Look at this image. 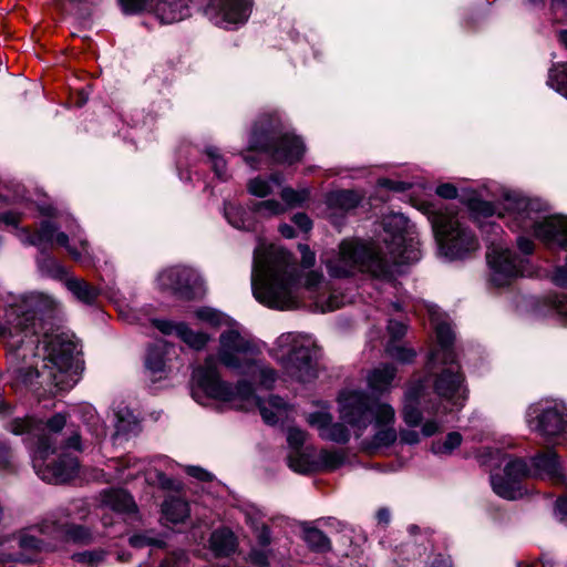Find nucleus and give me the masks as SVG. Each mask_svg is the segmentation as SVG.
Masks as SVG:
<instances>
[{"label":"nucleus","mask_w":567,"mask_h":567,"mask_svg":"<svg viewBox=\"0 0 567 567\" xmlns=\"http://www.w3.org/2000/svg\"><path fill=\"white\" fill-rule=\"evenodd\" d=\"M90 532L75 523L68 508L59 509L35 526L23 530L19 536V545L23 549L43 550L51 546V540L86 542Z\"/></svg>","instance_id":"ddd939ff"},{"label":"nucleus","mask_w":567,"mask_h":567,"mask_svg":"<svg viewBox=\"0 0 567 567\" xmlns=\"http://www.w3.org/2000/svg\"><path fill=\"white\" fill-rule=\"evenodd\" d=\"M157 287L183 298H195L205 292L202 276L193 268L175 266L162 270L156 277Z\"/></svg>","instance_id":"a211bd4d"},{"label":"nucleus","mask_w":567,"mask_h":567,"mask_svg":"<svg viewBox=\"0 0 567 567\" xmlns=\"http://www.w3.org/2000/svg\"><path fill=\"white\" fill-rule=\"evenodd\" d=\"M157 478H158V483L161 484V486L163 488H168V489L177 488V484L173 480H171L166 475H164L163 473H158Z\"/></svg>","instance_id":"680f3d73"},{"label":"nucleus","mask_w":567,"mask_h":567,"mask_svg":"<svg viewBox=\"0 0 567 567\" xmlns=\"http://www.w3.org/2000/svg\"><path fill=\"white\" fill-rule=\"evenodd\" d=\"M462 443V435L458 432H450L443 440H436L432 443L431 450L435 455L449 456Z\"/></svg>","instance_id":"4c0bfd02"},{"label":"nucleus","mask_w":567,"mask_h":567,"mask_svg":"<svg viewBox=\"0 0 567 567\" xmlns=\"http://www.w3.org/2000/svg\"><path fill=\"white\" fill-rule=\"evenodd\" d=\"M74 558L89 567L100 566L105 558L103 550H86L74 555Z\"/></svg>","instance_id":"79ce46f5"},{"label":"nucleus","mask_w":567,"mask_h":567,"mask_svg":"<svg viewBox=\"0 0 567 567\" xmlns=\"http://www.w3.org/2000/svg\"><path fill=\"white\" fill-rule=\"evenodd\" d=\"M533 475L529 466L523 458L509 460L504 468V475L492 474L491 484L493 491L506 499H516L523 496L520 481Z\"/></svg>","instance_id":"6ab92c4d"},{"label":"nucleus","mask_w":567,"mask_h":567,"mask_svg":"<svg viewBox=\"0 0 567 567\" xmlns=\"http://www.w3.org/2000/svg\"><path fill=\"white\" fill-rule=\"evenodd\" d=\"M206 153L215 174L220 177L226 172V161L216 147L207 148Z\"/></svg>","instance_id":"c03bdc74"},{"label":"nucleus","mask_w":567,"mask_h":567,"mask_svg":"<svg viewBox=\"0 0 567 567\" xmlns=\"http://www.w3.org/2000/svg\"><path fill=\"white\" fill-rule=\"evenodd\" d=\"M38 209L43 216L60 219L70 233V236L63 231H58L56 226L45 220L41 223L39 230L33 234L28 228H17L16 236L21 243L33 246L58 245L65 248L69 255L81 264L90 265L94 261L95 256L82 228L69 214L60 212L52 204L48 203L39 204Z\"/></svg>","instance_id":"1a4fd4ad"},{"label":"nucleus","mask_w":567,"mask_h":567,"mask_svg":"<svg viewBox=\"0 0 567 567\" xmlns=\"http://www.w3.org/2000/svg\"><path fill=\"white\" fill-rule=\"evenodd\" d=\"M65 425V416L55 414L45 423L32 417L16 419L10 431L16 435L28 434L35 439L32 456L33 468L38 476L48 483H64L73 477L78 470V460L69 453L61 452L56 457L55 435Z\"/></svg>","instance_id":"6e6552de"},{"label":"nucleus","mask_w":567,"mask_h":567,"mask_svg":"<svg viewBox=\"0 0 567 567\" xmlns=\"http://www.w3.org/2000/svg\"><path fill=\"white\" fill-rule=\"evenodd\" d=\"M101 505L116 514L132 518L137 514V506L133 497L124 489L112 488L104 491L101 494Z\"/></svg>","instance_id":"b1692460"},{"label":"nucleus","mask_w":567,"mask_h":567,"mask_svg":"<svg viewBox=\"0 0 567 567\" xmlns=\"http://www.w3.org/2000/svg\"><path fill=\"white\" fill-rule=\"evenodd\" d=\"M162 513L166 520L182 523L189 516V505L181 497H168L162 505Z\"/></svg>","instance_id":"7c9ffc66"},{"label":"nucleus","mask_w":567,"mask_h":567,"mask_svg":"<svg viewBox=\"0 0 567 567\" xmlns=\"http://www.w3.org/2000/svg\"><path fill=\"white\" fill-rule=\"evenodd\" d=\"M54 301L41 293L14 298L0 319V341L7 348L9 369L18 380L54 386L58 391L73 388L80 379L76 359L79 344L68 332L37 334V315Z\"/></svg>","instance_id":"f257e3e1"},{"label":"nucleus","mask_w":567,"mask_h":567,"mask_svg":"<svg viewBox=\"0 0 567 567\" xmlns=\"http://www.w3.org/2000/svg\"><path fill=\"white\" fill-rule=\"evenodd\" d=\"M125 13H136L144 9L145 0H120Z\"/></svg>","instance_id":"de8ad7c7"},{"label":"nucleus","mask_w":567,"mask_h":567,"mask_svg":"<svg viewBox=\"0 0 567 567\" xmlns=\"http://www.w3.org/2000/svg\"><path fill=\"white\" fill-rule=\"evenodd\" d=\"M237 546L234 533L228 528L215 530L210 536V548L217 556H228Z\"/></svg>","instance_id":"c85d7f7f"},{"label":"nucleus","mask_w":567,"mask_h":567,"mask_svg":"<svg viewBox=\"0 0 567 567\" xmlns=\"http://www.w3.org/2000/svg\"><path fill=\"white\" fill-rule=\"evenodd\" d=\"M259 353L256 343L234 327L219 336L217 358L219 363L229 370L244 375L249 372Z\"/></svg>","instance_id":"f3484780"},{"label":"nucleus","mask_w":567,"mask_h":567,"mask_svg":"<svg viewBox=\"0 0 567 567\" xmlns=\"http://www.w3.org/2000/svg\"><path fill=\"white\" fill-rule=\"evenodd\" d=\"M249 192L258 197L279 194L284 203L266 199L255 206V212L261 216L270 217L285 213L289 208L301 206L309 199L307 188L293 189L282 187L280 179H250Z\"/></svg>","instance_id":"dca6fc26"},{"label":"nucleus","mask_w":567,"mask_h":567,"mask_svg":"<svg viewBox=\"0 0 567 567\" xmlns=\"http://www.w3.org/2000/svg\"><path fill=\"white\" fill-rule=\"evenodd\" d=\"M280 234L286 238H293L295 237V229L292 226L284 224L279 227Z\"/></svg>","instance_id":"69168bd1"},{"label":"nucleus","mask_w":567,"mask_h":567,"mask_svg":"<svg viewBox=\"0 0 567 567\" xmlns=\"http://www.w3.org/2000/svg\"><path fill=\"white\" fill-rule=\"evenodd\" d=\"M65 286L79 301L86 305H92L100 293L97 288L75 277L66 279Z\"/></svg>","instance_id":"2f4dec72"},{"label":"nucleus","mask_w":567,"mask_h":567,"mask_svg":"<svg viewBox=\"0 0 567 567\" xmlns=\"http://www.w3.org/2000/svg\"><path fill=\"white\" fill-rule=\"evenodd\" d=\"M435 193L440 197L446 198V199H452L457 196V189L455 188L454 185H452L450 183H445V184L437 186L435 189Z\"/></svg>","instance_id":"09e8293b"},{"label":"nucleus","mask_w":567,"mask_h":567,"mask_svg":"<svg viewBox=\"0 0 567 567\" xmlns=\"http://www.w3.org/2000/svg\"><path fill=\"white\" fill-rule=\"evenodd\" d=\"M186 472L188 475H190L197 480H200V481H210L212 480V474L198 466H187Z\"/></svg>","instance_id":"603ef678"},{"label":"nucleus","mask_w":567,"mask_h":567,"mask_svg":"<svg viewBox=\"0 0 567 567\" xmlns=\"http://www.w3.org/2000/svg\"><path fill=\"white\" fill-rule=\"evenodd\" d=\"M0 219L7 224V225H11V226H14L17 227L18 224L20 223L21 220V215L20 214H17V213H7V214H3Z\"/></svg>","instance_id":"bf43d9fd"},{"label":"nucleus","mask_w":567,"mask_h":567,"mask_svg":"<svg viewBox=\"0 0 567 567\" xmlns=\"http://www.w3.org/2000/svg\"><path fill=\"white\" fill-rule=\"evenodd\" d=\"M470 208L476 216H497L514 231H533L549 248H567V217L547 216L548 204L518 190H504L496 203L472 198Z\"/></svg>","instance_id":"423d86ee"},{"label":"nucleus","mask_w":567,"mask_h":567,"mask_svg":"<svg viewBox=\"0 0 567 567\" xmlns=\"http://www.w3.org/2000/svg\"><path fill=\"white\" fill-rule=\"evenodd\" d=\"M244 375L250 377L265 389H271L278 379L277 372L262 362L259 355L255 359L254 365L249 369V372H246Z\"/></svg>","instance_id":"473e14b6"},{"label":"nucleus","mask_w":567,"mask_h":567,"mask_svg":"<svg viewBox=\"0 0 567 567\" xmlns=\"http://www.w3.org/2000/svg\"><path fill=\"white\" fill-rule=\"evenodd\" d=\"M195 317L203 323L214 328L231 326V320L225 313L209 307H200L195 310Z\"/></svg>","instance_id":"e433bc0d"},{"label":"nucleus","mask_w":567,"mask_h":567,"mask_svg":"<svg viewBox=\"0 0 567 567\" xmlns=\"http://www.w3.org/2000/svg\"><path fill=\"white\" fill-rule=\"evenodd\" d=\"M65 447L68 450L81 451L80 435L78 432H72V434L68 437Z\"/></svg>","instance_id":"052dcab7"},{"label":"nucleus","mask_w":567,"mask_h":567,"mask_svg":"<svg viewBox=\"0 0 567 567\" xmlns=\"http://www.w3.org/2000/svg\"><path fill=\"white\" fill-rule=\"evenodd\" d=\"M298 248L301 255V266L303 268L313 267L316 264V254L307 245H299Z\"/></svg>","instance_id":"49530a36"},{"label":"nucleus","mask_w":567,"mask_h":567,"mask_svg":"<svg viewBox=\"0 0 567 567\" xmlns=\"http://www.w3.org/2000/svg\"><path fill=\"white\" fill-rule=\"evenodd\" d=\"M360 196L352 190H337L327 196V205L330 209L348 212L358 206Z\"/></svg>","instance_id":"72a5a7b5"},{"label":"nucleus","mask_w":567,"mask_h":567,"mask_svg":"<svg viewBox=\"0 0 567 567\" xmlns=\"http://www.w3.org/2000/svg\"><path fill=\"white\" fill-rule=\"evenodd\" d=\"M548 84L567 97V64L554 66L549 71Z\"/></svg>","instance_id":"58836bf2"},{"label":"nucleus","mask_w":567,"mask_h":567,"mask_svg":"<svg viewBox=\"0 0 567 567\" xmlns=\"http://www.w3.org/2000/svg\"><path fill=\"white\" fill-rule=\"evenodd\" d=\"M338 404L341 422H333L331 406L327 402H317L316 410L306 414L307 423L322 440L344 444L351 437V431L347 425L357 437H360L372 421L375 431L372 439L373 447L389 446L396 440L395 412L390 404L372 403L361 391H343L339 395Z\"/></svg>","instance_id":"39448f33"},{"label":"nucleus","mask_w":567,"mask_h":567,"mask_svg":"<svg viewBox=\"0 0 567 567\" xmlns=\"http://www.w3.org/2000/svg\"><path fill=\"white\" fill-rule=\"evenodd\" d=\"M435 330L436 344L429 358L430 370L441 369L432 380L411 383L404 395L403 420L410 426L422 425L424 436L439 432L445 415L463 408L467 389L453 350L455 338L449 317L435 305L422 306Z\"/></svg>","instance_id":"f03ea898"},{"label":"nucleus","mask_w":567,"mask_h":567,"mask_svg":"<svg viewBox=\"0 0 567 567\" xmlns=\"http://www.w3.org/2000/svg\"><path fill=\"white\" fill-rule=\"evenodd\" d=\"M344 462V455L336 450H309L301 463H295V472L306 474L321 470H336Z\"/></svg>","instance_id":"412c9836"},{"label":"nucleus","mask_w":567,"mask_h":567,"mask_svg":"<svg viewBox=\"0 0 567 567\" xmlns=\"http://www.w3.org/2000/svg\"><path fill=\"white\" fill-rule=\"evenodd\" d=\"M10 449L0 440V466L6 468L10 465Z\"/></svg>","instance_id":"13d9d810"},{"label":"nucleus","mask_w":567,"mask_h":567,"mask_svg":"<svg viewBox=\"0 0 567 567\" xmlns=\"http://www.w3.org/2000/svg\"><path fill=\"white\" fill-rule=\"evenodd\" d=\"M307 432L298 427H289L287 433V442L289 445L288 465L295 471V463H301L306 458V454L313 446H305L307 440Z\"/></svg>","instance_id":"bb28decb"},{"label":"nucleus","mask_w":567,"mask_h":567,"mask_svg":"<svg viewBox=\"0 0 567 567\" xmlns=\"http://www.w3.org/2000/svg\"><path fill=\"white\" fill-rule=\"evenodd\" d=\"M192 380V396L200 404H204L203 399L212 398L236 409L248 410L257 405L262 420L269 425H276L289 416L290 408L281 398L271 395L261 400L256 396L250 382L241 380L233 385L224 381L213 355L194 369Z\"/></svg>","instance_id":"0eeeda50"},{"label":"nucleus","mask_w":567,"mask_h":567,"mask_svg":"<svg viewBox=\"0 0 567 567\" xmlns=\"http://www.w3.org/2000/svg\"><path fill=\"white\" fill-rule=\"evenodd\" d=\"M249 558L257 567H268V555L265 550L252 549Z\"/></svg>","instance_id":"8fccbe9b"},{"label":"nucleus","mask_w":567,"mask_h":567,"mask_svg":"<svg viewBox=\"0 0 567 567\" xmlns=\"http://www.w3.org/2000/svg\"><path fill=\"white\" fill-rule=\"evenodd\" d=\"M151 322L163 334H175L194 350L204 349L210 340L209 334L202 331H195L185 322H173L169 320L159 319H152Z\"/></svg>","instance_id":"aec40b11"},{"label":"nucleus","mask_w":567,"mask_h":567,"mask_svg":"<svg viewBox=\"0 0 567 567\" xmlns=\"http://www.w3.org/2000/svg\"><path fill=\"white\" fill-rule=\"evenodd\" d=\"M558 38L559 42L567 49V30L560 31Z\"/></svg>","instance_id":"774afa93"},{"label":"nucleus","mask_w":567,"mask_h":567,"mask_svg":"<svg viewBox=\"0 0 567 567\" xmlns=\"http://www.w3.org/2000/svg\"><path fill=\"white\" fill-rule=\"evenodd\" d=\"M533 475L547 478L555 484L564 483L565 476L557 453L554 450H547L538 453L532 458Z\"/></svg>","instance_id":"5701e85b"},{"label":"nucleus","mask_w":567,"mask_h":567,"mask_svg":"<svg viewBox=\"0 0 567 567\" xmlns=\"http://www.w3.org/2000/svg\"><path fill=\"white\" fill-rule=\"evenodd\" d=\"M306 543L316 550L323 551L329 548L330 542L328 537L317 528L305 529Z\"/></svg>","instance_id":"a19ab883"},{"label":"nucleus","mask_w":567,"mask_h":567,"mask_svg":"<svg viewBox=\"0 0 567 567\" xmlns=\"http://www.w3.org/2000/svg\"><path fill=\"white\" fill-rule=\"evenodd\" d=\"M269 353L281 365L285 374L298 382H310L318 377L316 343L310 336L282 333Z\"/></svg>","instance_id":"9b49d317"},{"label":"nucleus","mask_w":567,"mask_h":567,"mask_svg":"<svg viewBox=\"0 0 567 567\" xmlns=\"http://www.w3.org/2000/svg\"><path fill=\"white\" fill-rule=\"evenodd\" d=\"M130 544L136 548H142L145 546L161 547L163 545V542L159 539L150 537L146 534H135L130 538Z\"/></svg>","instance_id":"a18cd8bd"},{"label":"nucleus","mask_w":567,"mask_h":567,"mask_svg":"<svg viewBox=\"0 0 567 567\" xmlns=\"http://www.w3.org/2000/svg\"><path fill=\"white\" fill-rule=\"evenodd\" d=\"M44 265H48V267L52 268L49 270V272L53 276H59L64 272L62 266L52 258H45L43 261H40V267L43 268Z\"/></svg>","instance_id":"5fc2aeb1"},{"label":"nucleus","mask_w":567,"mask_h":567,"mask_svg":"<svg viewBox=\"0 0 567 567\" xmlns=\"http://www.w3.org/2000/svg\"><path fill=\"white\" fill-rule=\"evenodd\" d=\"M520 255L508 248L495 246L487 254L491 269V281L497 287L511 285L527 271L528 255L534 251V243L523 236L517 238Z\"/></svg>","instance_id":"2eb2a0df"},{"label":"nucleus","mask_w":567,"mask_h":567,"mask_svg":"<svg viewBox=\"0 0 567 567\" xmlns=\"http://www.w3.org/2000/svg\"><path fill=\"white\" fill-rule=\"evenodd\" d=\"M401 441L406 444H416L420 441V435L414 430H405L400 434Z\"/></svg>","instance_id":"4d7b16f0"},{"label":"nucleus","mask_w":567,"mask_h":567,"mask_svg":"<svg viewBox=\"0 0 567 567\" xmlns=\"http://www.w3.org/2000/svg\"><path fill=\"white\" fill-rule=\"evenodd\" d=\"M395 373L396 369L394 365L389 363L380 364L368 375L369 388L377 393L390 391Z\"/></svg>","instance_id":"cd10ccee"},{"label":"nucleus","mask_w":567,"mask_h":567,"mask_svg":"<svg viewBox=\"0 0 567 567\" xmlns=\"http://www.w3.org/2000/svg\"><path fill=\"white\" fill-rule=\"evenodd\" d=\"M116 434L130 435L140 431V422L128 408H120L115 412Z\"/></svg>","instance_id":"c9c22d12"},{"label":"nucleus","mask_w":567,"mask_h":567,"mask_svg":"<svg viewBox=\"0 0 567 567\" xmlns=\"http://www.w3.org/2000/svg\"><path fill=\"white\" fill-rule=\"evenodd\" d=\"M406 331V327L404 323L395 320H390L388 324V332L391 336V341L386 346L388 354L402 363H409L415 357V352L412 349H406L400 346H396L394 341L401 339Z\"/></svg>","instance_id":"a878e982"},{"label":"nucleus","mask_w":567,"mask_h":567,"mask_svg":"<svg viewBox=\"0 0 567 567\" xmlns=\"http://www.w3.org/2000/svg\"><path fill=\"white\" fill-rule=\"evenodd\" d=\"M377 518L379 523L388 524L390 520V513L385 508H381L377 513Z\"/></svg>","instance_id":"338daca9"},{"label":"nucleus","mask_w":567,"mask_h":567,"mask_svg":"<svg viewBox=\"0 0 567 567\" xmlns=\"http://www.w3.org/2000/svg\"><path fill=\"white\" fill-rule=\"evenodd\" d=\"M224 214L225 218L233 227L245 230L254 229L251 214L247 213L243 207L234 204H226Z\"/></svg>","instance_id":"f704fd0d"},{"label":"nucleus","mask_w":567,"mask_h":567,"mask_svg":"<svg viewBox=\"0 0 567 567\" xmlns=\"http://www.w3.org/2000/svg\"><path fill=\"white\" fill-rule=\"evenodd\" d=\"M452 561L447 556H439L432 561V567H451Z\"/></svg>","instance_id":"e2e57ef3"},{"label":"nucleus","mask_w":567,"mask_h":567,"mask_svg":"<svg viewBox=\"0 0 567 567\" xmlns=\"http://www.w3.org/2000/svg\"><path fill=\"white\" fill-rule=\"evenodd\" d=\"M415 206L427 215L441 254L450 259L463 258L478 248L476 237L451 213L436 209L432 203L416 202Z\"/></svg>","instance_id":"f8f14e48"},{"label":"nucleus","mask_w":567,"mask_h":567,"mask_svg":"<svg viewBox=\"0 0 567 567\" xmlns=\"http://www.w3.org/2000/svg\"><path fill=\"white\" fill-rule=\"evenodd\" d=\"M247 522L250 524L251 528L254 529V533L258 539L259 545H261L262 547L268 546L270 544L269 528L264 523H260L250 516H247Z\"/></svg>","instance_id":"37998d69"},{"label":"nucleus","mask_w":567,"mask_h":567,"mask_svg":"<svg viewBox=\"0 0 567 567\" xmlns=\"http://www.w3.org/2000/svg\"><path fill=\"white\" fill-rule=\"evenodd\" d=\"M257 151L267 155L274 163L292 165L301 159L306 147L302 140L285 131L278 115H262L254 125L248 152Z\"/></svg>","instance_id":"9d476101"},{"label":"nucleus","mask_w":567,"mask_h":567,"mask_svg":"<svg viewBox=\"0 0 567 567\" xmlns=\"http://www.w3.org/2000/svg\"><path fill=\"white\" fill-rule=\"evenodd\" d=\"M194 0H159L155 13L163 23L181 21L189 16V3Z\"/></svg>","instance_id":"393cba45"},{"label":"nucleus","mask_w":567,"mask_h":567,"mask_svg":"<svg viewBox=\"0 0 567 567\" xmlns=\"http://www.w3.org/2000/svg\"><path fill=\"white\" fill-rule=\"evenodd\" d=\"M118 464L122 477L124 480H131L145 470L143 461H140L130 455L118 461Z\"/></svg>","instance_id":"ea45409f"},{"label":"nucleus","mask_w":567,"mask_h":567,"mask_svg":"<svg viewBox=\"0 0 567 567\" xmlns=\"http://www.w3.org/2000/svg\"><path fill=\"white\" fill-rule=\"evenodd\" d=\"M251 290L264 306L278 310L300 307L308 298L313 311L328 312L342 307L344 296L330 291L322 274L310 271L301 284L292 255L282 247L259 240L254 251Z\"/></svg>","instance_id":"7ed1b4c3"},{"label":"nucleus","mask_w":567,"mask_h":567,"mask_svg":"<svg viewBox=\"0 0 567 567\" xmlns=\"http://www.w3.org/2000/svg\"><path fill=\"white\" fill-rule=\"evenodd\" d=\"M526 422L545 442L567 446V413L563 402L546 399L529 405Z\"/></svg>","instance_id":"4468645a"},{"label":"nucleus","mask_w":567,"mask_h":567,"mask_svg":"<svg viewBox=\"0 0 567 567\" xmlns=\"http://www.w3.org/2000/svg\"><path fill=\"white\" fill-rule=\"evenodd\" d=\"M555 513L561 522H567V495L557 501Z\"/></svg>","instance_id":"6e6d98bb"},{"label":"nucleus","mask_w":567,"mask_h":567,"mask_svg":"<svg viewBox=\"0 0 567 567\" xmlns=\"http://www.w3.org/2000/svg\"><path fill=\"white\" fill-rule=\"evenodd\" d=\"M165 355L166 351L161 346L150 348L147 351L145 367L154 381L163 379L166 374Z\"/></svg>","instance_id":"c756f323"},{"label":"nucleus","mask_w":567,"mask_h":567,"mask_svg":"<svg viewBox=\"0 0 567 567\" xmlns=\"http://www.w3.org/2000/svg\"><path fill=\"white\" fill-rule=\"evenodd\" d=\"M293 224L302 231H309L312 227V221L308 215L298 213L292 217Z\"/></svg>","instance_id":"3c124183"},{"label":"nucleus","mask_w":567,"mask_h":567,"mask_svg":"<svg viewBox=\"0 0 567 567\" xmlns=\"http://www.w3.org/2000/svg\"><path fill=\"white\" fill-rule=\"evenodd\" d=\"M120 316H122L124 319H126L130 323H134V322L144 323V320L135 311H133L132 316H128L123 311V309H121Z\"/></svg>","instance_id":"0e129e2a"},{"label":"nucleus","mask_w":567,"mask_h":567,"mask_svg":"<svg viewBox=\"0 0 567 567\" xmlns=\"http://www.w3.org/2000/svg\"><path fill=\"white\" fill-rule=\"evenodd\" d=\"M251 0H210L216 12V23L238 24L247 21Z\"/></svg>","instance_id":"4be33fe9"},{"label":"nucleus","mask_w":567,"mask_h":567,"mask_svg":"<svg viewBox=\"0 0 567 567\" xmlns=\"http://www.w3.org/2000/svg\"><path fill=\"white\" fill-rule=\"evenodd\" d=\"M385 251L373 241L358 238L343 239L338 251L323 258L331 277L346 278L358 272L378 279L391 277V262L413 264L421 259L415 226L403 214H391L383 219Z\"/></svg>","instance_id":"20e7f679"},{"label":"nucleus","mask_w":567,"mask_h":567,"mask_svg":"<svg viewBox=\"0 0 567 567\" xmlns=\"http://www.w3.org/2000/svg\"><path fill=\"white\" fill-rule=\"evenodd\" d=\"M528 1L535 6L545 3V0H528ZM551 9L556 13L561 11V14L564 16L566 13V9H567V0H551Z\"/></svg>","instance_id":"864d4df0"}]
</instances>
